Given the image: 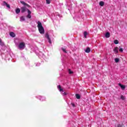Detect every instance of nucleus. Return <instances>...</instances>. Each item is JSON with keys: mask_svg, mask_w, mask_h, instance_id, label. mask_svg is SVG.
I'll return each mask as SVG.
<instances>
[{"mask_svg": "<svg viewBox=\"0 0 127 127\" xmlns=\"http://www.w3.org/2000/svg\"><path fill=\"white\" fill-rule=\"evenodd\" d=\"M62 50L64 52V53H67V52L66 51V50L64 48H62Z\"/></svg>", "mask_w": 127, "mask_h": 127, "instance_id": "nucleus-22", "label": "nucleus"}, {"mask_svg": "<svg viewBox=\"0 0 127 127\" xmlns=\"http://www.w3.org/2000/svg\"><path fill=\"white\" fill-rule=\"evenodd\" d=\"M114 42L115 44H119V41L118 40H115Z\"/></svg>", "mask_w": 127, "mask_h": 127, "instance_id": "nucleus-21", "label": "nucleus"}, {"mask_svg": "<svg viewBox=\"0 0 127 127\" xmlns=\"http://www.w3.org/2000/svg\"><path fill=\"white\" fill-rule=\"evenodd\" d=\"M119 51L120 52H124V49L120 47H119Z\"/></svg>", "mask_w": 127, "mask_h": 127, "instance_id": "nucleus-20", "label": "nucleus"}, {"mask_svg": "<svg viewBox=\"0 0 127 127\" xmlns=\"http://www.w3.org/2000/svg\"><path fill=\"white\" fill-rule=\"evenodd\" d=\"M71 105L72 107H75V104H74V103H71Z\"/></svg>", "mask_w": 127, "mask_h": 127, "instance_id": "nucleus-29", "label": "nucleus"}, {"mask_svg": "<svg viewBox=\"0 0 127 127\" xmlns=\"http://www.w3.org/2000/svg\"><path fill=\"white\" fill-rule=\"evenodd\" d=\"M99 5H100V6H103V5H105V2L103 1H101L99 2Z\"/></svg>", "mask_w": 127, "mask_h": 127, "instance_id": "nucleus-12", "label": "nucleus"}, {"mask_svg": "<svg viewBox=\"0 0 127 127\" xmlns=\"http://www.w3.org/2000/svg\"><path fill=\"white\" fill-rule=\"evenodd\" d=\"M113 51L115 54H118V53H119V48H118V47H115L113 50Z\"/></svg>", "mask_w": 127, "mask_h": 127, "instance_id": "nucleus-5", "label": "nucleus"}, {"mask_svg": "<svg viewBox=\"0 0 127 127\" xmlns=\"http://www.w3.org/2000/svg\"><path fill=\"white\" fill-rule=\"evenodd\" d=\"M1 39H0V42H1Z\"/></svg>", "mask_w": 127, "mask_h": 127, "instance_id": "nucleus-30", "label": "nucleus"}, {"mask_svg": "<svg viewBox=\"0 0 127 127\" xmlns=\"http://www.w3.org/2000/svg\"><path fill=\"white\" fill-rule=\"evenodd\" d=\"M121 99H122L123 101H124V100H126V97H125L123 95H121Z\"/></svg>", "mask_w": 127, "mask_h": 127, "instance_id": "nucleus-19", "label": "nucleus"}, {"mask_svg": "<svg viewBox=\"0 0 127 127\" xmlns=\"http://www.w3.org/2000/svg\"><path fill=\"white\" fill-rule=\"evenodd\" d=\"M9 35L11 37H15V34H14V33H13V32H10Z\"/></svg>", "mask_w": 127, "mask_h": 127, "instance_id": "nucleus-11", "label": "nucleus"}, {"mask_svg": "<svg viewBox=\"0 0 127 127\" xmlns=\"http://www.w3.org/2000/svg\"><path fill=\"white\" fill-rule=\"evenodd\" d=\"M0 45H1V46H3L4 45V44L1 42H0Z\"/></svg>", "mask_w": 127, "mask_h": 127, "instance_id": "nucleus-24", "label": "nucleus"}, {"mask_svg": "<svg viewBox=\"0 0 127 127\" xmlns=\"http://www.w3.org/2000/svg\"><path fill=\"white\" fill-rule=\"evenodd\" d=\"M38 27L39 31L41 34H44V28L42 26V24L40 21H38Z\"/></svg>", "mask_w": 127, "mask_h": 127, "instance_id": "nucleus-2", "label": "nucleus"}, {"mask_svg": "<svg viewBox=\"0 0 127 127\" xmlns=\"http://www.w3.org/2000/svg\"><path fill=\"white\" fill-rule=\"evenodd\" d=\"M15 11L16 13L18 14V13H19V12H20V9H19V8H17L16 9Z\"/></svg>", "mask_w": 127, "mask_h": 127, "instance_id": "nucleus-14", "label": "nucleus"}, {"mask_svg": "<svg viewBox=\"0 0 127 127\" xmlns=\"http://www.w3.org/2000/svg\"><path fill=\"white\" fill-rule=\"evenodd\" d=\"M36 66H40V63H38L36 64Z\"/></svg>", "mask_w": 127, "mask_h": 127, "instance_id": "nucleus-28", "label": "nucleus"}, {"mask_svg": "<svg viewBox=\"0 0 127 127\" xmlns=\"http://www.w3.org/2000/svg\"><path fill=\"white\" fill-rule=\"evenodd\" d=\"M117 127H123V125L119 124L117 126Z\"/></svg>", "mask_w": 127, "mask_h": 127, "instance_id": "nucleus-25", "label": "nucleus"}, {"mask_svg": "<svg viewBox=\"0 0 127 127\" xmlns=\"http://www.w3.org/2000/svg\"><path fill=\"white\" fill-rule=\"evenodd\" d=\"M75 97L78 100H80V99H81V96H80V94H76L75 95Z\"/></svg>", "mask_w": 127, "mask_h": 127, "instance_id": "nucleus-13", "label": "nucleus"}, {"mask_svg": "<svg viewBox=\"0 0 127 127\" xmlns=\"http://www.w3.org/2000/svg\"><path fill=\"white\" fill-rule=\"evenodd\" d=\"M20 2L21 4L24 5V6L21 7V12L22 13H24L25 11H27L28 15L26 17H27V18H31V11L27 8V7H30V5L24 2V1H20ZM26 6L27 7H26Z\"/></svg>", "mask_w": 127, "mask_h": 127, "instance_id": "nucleus-1", "label": "nucleus"}, {"mask_svg": "<svg viewBox=\"0 0 127 127\" xmlns=\"http://www.w3.org/2000/svg\"><path fill=\"white\" fill-rule=\"evenodd\" d=\"M68 73L69 74H73V71L71 70V69H68Z\"/></svg>", "mask_w": 127, "mask_h": 127, "instance_id": "nucleus-23", "label": "nucleus"}, {"mask_svg": "<svg viewBox=\"0 0 127 127\" xmlns=\"http://www.w3.org/2000/svg\"><path fill=\"white\" fill-rule=\"evenodd\" d=\"M25 21V18H24V16H21L20 17V21Z\"/></svg>", "mask_w": 127, "mask_h": 127, "instance_id": "nucleus-15", "label": "nucleus"}, {"mask_svg": "<svg viewBox=\"0 0 127 127\" xmlns=\"http://www.w3.org/2000/svg\"><path fill=\"white\" fill-rule=\"evenodd\" d=\"M85 51L86 53H90V52H91V49L89 47H88Z\"/></svg>", "mask_w": 127, "mask_h": 127, "instance_id": "nucleus-8", "label": "nucleus"}, {"mask_svg": "<svg viewBox=\"0 0 127 127\" xmlns=\"http://www.w3.org/2000/svg\"><path fill=\"white\" fill-rule=\"evenodd\" d=\"M45 37H46L47 39H48L49 44H51L52 42H51V39H50V37H49V35L48 34V33H46Z\"/></svg>", "mask_w": 127, "mask_h": 127, "instance_id": "nucleus-4", "label": "nucleus"}, {"mask_svg": "<svg viewBox=\"0 0 127 127\" xmlns=\"http://www.w3.org/2000/svg\"><path fill=\"white\" fill-rule=\"evenodd\" d=\"M115 61L116 63H119V62H120V59L115 58Z\"/></svg>", "mask_w": 127, "mask_h": 127, "instance_id": "nucleus-17", "label": "nucleus"}, {"mask_svg": "<svg viewBox=\"0 0 127 127\" xmlns=\"http://www.w3.org/2000/svg\"><path fill=\"white\" fill-rule=\"evenodd\" d=\"M47 4H50L51 3V0H46Z\"/></svg>", "mask_w": 127, "mask_h": 127, "instance_id": "nucleus-18", "label": "nucleus"}, {"mask_svg": "<svg viewBox=\"0 0 127 127\" xmlns=\"http://www.w3.org/2000/svg\"><path fill=\"white\" fill-rule=\"evenodd\" d=\"M18 48L19 49H24L25 48V43L21 42L18 45Z\"/></svg>", "mask_w": 127, "mask_h": 127, "instance_id": "nucleus-3", "label": "nucleus"}, {"mask_svg": "<svg viewBox=\"0 0 127 127\" xmlns=\"http://www.w3.org/2000/svg\"><path fill=\"white\" fill-rule=\"evenodd\" d=\"M63 96H67V93L64 92L63 93Z\"/></svg>", "mask_w": 127, "mask_h": 127, "instance_id": "nucleus-26", "label": "nucleus"}, {"mask_svg": "<svg viewBox=\"0 0 127 127\" xmlns=\"http://www.w3.org/2000/svg\"><path fill=\"white\" fill-rule=\"evenodd\" d=\"M43 99V97H40V101H44V99Z\"/></svg>", "mask_w": 127, "mask_h": 127, "instance_id": "nucleus-27", "label": "nucleus"}, {"mask_svg": "<svg viewBox=\"0 0 127 127\" xmlns=\"http://www.w3.org/2000/svg\"><path fill=\"white\" fill-rule=\"evenodd\" d=\"M57 88L60 90V92H64V91H63V89L61 88V85H58Z\"/></svg>", "mask_w": 127, "mask_h": 127, "instance_id": "nucleus-10", "label": "nucleus"}, {"mask_svg": "<svg viewBox=\"0 0 127 127\" xmlns=\"http://www.w3.org/2000/svg\"><path fill=\"white\" fill-rule=\"evenodd\" d=\"M119 86H120V87H121V88L122 90H125L126 89V86L125 85H122L121 83H119Z\"/></svg>", "mask_w": 127, "mask_h": 127, "instance_id": "nucleus-7", "label": "nucleus"}, {"mask_svg": "<svg viewBox=\"0 0 127 127\" xmlns=\"http://www.w3.org/2000/svg\"><path fill=\"white\" fill-rule=\"evenodd\" d=\"M3 5H6V7H8V8H10V5H9V4L6 3V2H5V1H4L3 2Z\"/></svg>", "mask_w": 127, "mask_h": 127, "instance_id": "nucleus-6", "label": "nucleus"}, {"mask_svg": "<svg viewBox=\"0 0 127 127\" xmlns=\"http://www.w3.org/2000/svg\"><path fill=\"white\" fill-rule=\"evenodd\" d=\"M110 36H111V34H110L109 32H107L105 34V37H106V38H109Z\"/></svg>", "mask_w": 127, "mask_h": 127, "instance_id": "nucleus-9", "label": "nucleus"}, {"mask_svg": "<svg viewBox=\"0 0 127 127\" xmlns=\"http://www.w3.org/2000/svg\"><path fill=\"white\" fill-rule=\"evenodd\" d=\"M83 34H84V38H87V36L88 35V32H87L86 31H85Z\"/></svg>", "mask_w": 127, "mask_h": 127, "instance_id": "nucleus-16", "label": "nucleus"}]
</instances>
